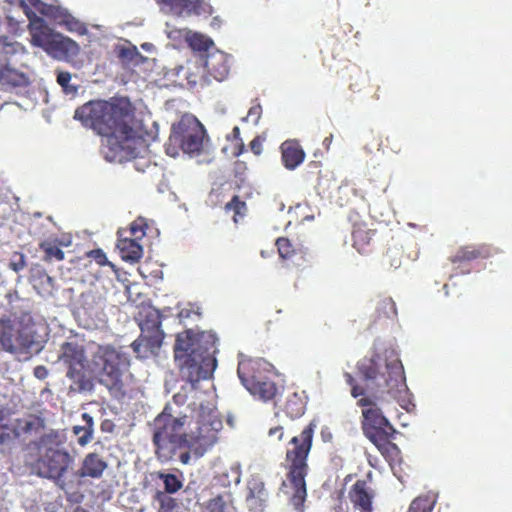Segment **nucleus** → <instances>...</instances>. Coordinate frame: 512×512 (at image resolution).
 Masks as SVG:
<instances>
[{
    "mask_svg": "<svg viewBox=\"0 0 512 512\" xmlns=\"http://www.w3.org/2000/svg\"><path fill=\"white\" fill-rule=\"evenodd\" d=\"M74 118L102 136V154L109 162L130 160L147 149L146 140L129 126L126 104L91 101L78 108Z\"/></svg>",
    "mask_w": 512,
    "mask_h": 512,
    "instance_id": "f257e3e1",
    "label": "nucleus"
},
{
    "mask_svg": "<svg viewBox=\"0 0 512 512\" xmlns=\"http://www.w3.org/2000/svg\"><path fill=\"white\" fill-rule=\"evenodd\" d=\"M216 337L212 332L178 333L174 345V358L182 378L192 385L211 378L217 367L214 357Z\"/></svg>",
    "mask_w": 512,
    "mask_h": 512,
    "instance_id": "f03ea898",
    "label": "nucleus"
},
{
    "mask_svg": "<svg viewBox=\"0 0 512 512\" xmlns=\"http://www.w3.org/2000/svg\"><path fill=\"white\" fill-rule=\"evenodd\" d=\"M128 364L127 356L120 351L109 346L99 347L87 365L72 366L68 369L66 376L71 381L69 391L92 392L94 384L87 373L95 376L99 383L109 390L119 389L122 371Z\"/></svg>",
    "mask_w": 512,
    "mask_h": 512,
    "instance_id": "7ed1b4c3",
    "label": "nucleus"
},
{
    "mask_svg": "<svg viewBox=\"0 0 512 512\" xmlns=\"http://www.w3.org/2000/svg\"><path fill=\"white\" fill-rule=\"evenodd\" d=\"M358 368L368 387L378 388L393 399H400L406 394L403 366L393 350L376 349L371 357L359 362Z\"/></svg>",
    "mask_w": 512,
    "mask_h": 512,
    "instance_id": "20e7f679",
    "label": "nucleus"
},
{
    "mask_svg": "<svg viewBox=\"0 0 512 512\" xmlns=\"http://www.w3.org/2000/svg\"><path fill=\"white\" fill-rule=\"evenodd\" d=\"M313 430L306 427L299 436H294L290 444L292 449L287 451V459L290 461V471L286 480L282 483V492L290 498L291 503L298 509L304 502L307 492L305 476L308 466L306 458L312 445Z\"/></svg>",
    "mask_w": 512,
    "mask_h": 512,
    "instance_id": "39448f33",
    "label": "nucleus"
},
{
    "mask_svg": "<svg viewBox=\"0 0 512 512\" xmlns=\"http://www.w3.org/2000/svg\"><path fill=\"white\" fill-rule=\"evenodd\" d=\"M74 463V456L65 448L63 436L49 433L42 437L39 446V456L34 469L39 477L63 483V477Z\"/></svg>",
    "mask_w": 512,
    "mask_h": 512,
    "instance_id": "423d86ee",
    "label": "nucleus"
},
{
    "mask_svg": "<svg viewBox=\"0 0 512 512\" xmlns=\"http://www.w3.org/2000/svg\"><path fill=\"white\" fill-rule=\"evenodd\" d=\"M187 417H176L168 413V408L158 415L153 423V442L160 461L171 460L176 451L189 444L188 435L183 431Z\"/></svg>",
    "mask_w": 512,
    "mask_h": 512,
    "instance_id": "0eeeda50",
    "label": "nucleus"
},
{
    "mask_svg": "<svg viewBox=\"0 0 512 512\" xmlns=\"http://www.w3.org/2000/svg\"><path fill=\"white\" fill-rule=\"evenodd\" d=\"M0 345L12 354L38 352L41 349L33 325L10 318L0 320Z\"/></svg>",
    "mask_w": 512,
    "mask_h": 512,
    "instance_id": "6e6552de",
    "label": "nucleus"
},
{
    "mask_svg": "<svg viewBox=\"0 0 512 512\" xmlns=\"http://www.w3.org/2000/svg\"><path fill=\"white\" fill-rule=\"evenodd\" d=\"M171 142L179 144L181 150L190 156H198L208 149V139L204 126L199 120L185 114L173 124Z\"/></svg>",
    "mask_w": 512,
    "mask_h": 512,
    "instance_id": "1a4fd4ad",
    "label": "nucleus"
},
{
    "mask_svg": "<svg viewBox=\"0 0 512 512\" xmlns=\"http://www.w3.org/2000/svg\"><path fill=\"white\" fill-rule=\"evenodd\" d=\"M385 402L386 399L382 393L381 395H364L358 401V405L362 407L364 434L374 444L383 440L389 434V431L392 430L381 408Z\"/></svg>",
    "mask_w": 512,
    "mask_h": 512,
    "instance_id": "9d476101",
    "label": "nucleus"
},
{
    "mask_svg": "<svg viewBox=\"0 0 512 512\" xmlns=\"http://www.w3.org/2000/svg\"><path fill=\"white\" fill-rule=\"evenodd\" d=\"M223 428L222 421L215 414L203 416L198 427L189 439L187 447H195L202 455L211 448L218 440V433Z\"/></svg>",
    "mask_w": 512,
    "mask_h": 512,
    "instance_id": "9b49d317",
    "label": "nucleus"
},
{
    "mask_svg": "<svg viewBox=\"0 0 512 512\" xmlns=\"http://www.w3.org/2000/svg\"><path fill=\"white\" fill-rule=\"evenodd\" d=\"M141 336L132 343V348L139 353V348L142 346L143 341L147 340L145 345L146 351L158 349L164 337L163 331L160 329L161 319L159 312L155 309H150L147 312L146 319L140 321Z\"/></svg>",
    "mask_w": 512,
    "mask_h": 512,
    "instance_id": "f8f14e48",
    "label": "nucleus"
},
{
    "mask_svg": "<svg viewBox=\"0 0 512 512\" xmlns=\"http://www.w3.org/2000/svg\"><path fill=\"white\" fill-rule=\"evenodd\" d=\"M250 365L249 361L241 359L238 364L237 374L241 380V383L250 391L251 394L258 396L263 400L272 399L277 391L275 384L271 381H260L255 380L254 377L250 381L245 376V370Z\"/></svg>",
    "mask_w": 512,
    "mask_h": 512,
    "instance_id": "ddd939ff",
    "label": "nucleus"
},
{
    "mask_svg": "<svg viewBox=\"0 0 512 512\" xmlns=\"http://www.w3.org/2000/svg\"><path fill=\"white\" fill-rule=\"evenodd\" d=\"M27 17L31 43L47 52L56 33L48 27L43 18L37 17L34 12H27Z\"/></svg>",
    "mask_w": 512,
    "mask_h": 512,
    "instance_id": "4468645a",
    "label": "nucleus"
},
{
    "mask_svg": "<svg viewBox=\"0 0 512 512\" xmlns=\"http://www.w3.org/2000/svg\"><path fill=\"white\" fill-rule=\"evenodd\" d=\"M161 4V10L177 17H188L192 14H200L203 0H157Z\"/></svg>",
    "mask_w": 512,
    "mask_h": 512,
    "instance_id": "2eb2a0df",
    "label": "nucleus"
},
{
    "mask_svg": "<svg viewBox=\"0 0 512 512\" xmlns=\"http://www.w3.org/2000/svg\"><path fill=\"white\" fill-rule=\"evenodd\" d=\"M118 234L117 249L121 258L132 263L139 261L143 255V247L139 240L126 235V231H118Z\"/></svg>",
    "mask_w": 512,
    "mask_h": 512,
    "instance_id": "dca6fc26",
    "label": "nucleus"
},
{
    "mask_svg": "<svg viewBox=\"0 0 512 512\" xmlns=\"http://www.w3.org/2000/svg\"><path fill=\"white\" fill-rule=\"evenodd\" d=\"M80 51L79 45L72 39L56 33L47 53L54 58L62 59L65 57L76 56Z\"/></svg>",
    "mask_w": 512,
    "mask_h": 512,
    "instance_id": "f3484780",
    "label": "nucleus"
},
{
    "mask_svg": "<svg viewBox=\"0 0 512 512\" xmlns=\"http://www.w3.org/2000/svg\"><path fill=\"white\" fill-rule=\"evenodd\" d=\"M202 61L204 67L217 81H222L228 75L227 55L223 52H208Z\"/></svg>",
    "mask_w": 512,
    "mask_h": 512,
    "instance_id": "a211bd4d",
    "label": "nucleus"
},
{
    "mask_svg": "<svg viewBox=\"0 0 512 512\" xmlns=\"http://www.w3.org/2000/svg\"><path fill=\"white\" fill-rule=\"evenodd\" d=\"M107 462L97 453L87 454L80 469V476L100 478L107 469Z\"/></svg>",
    "mask_w": 512,
    "mask_h": 512,
    "instance_id": "6ab92c4d",
    "label": "nucleus"
},
{
    "mask_svg": "<svg viewBox=\"0 0 512 512\" xmlns=\"http://www.w3.org/2000/svg\"><path fill=\"white\" fill-rule=\"evenodd\" d=\"M281 150L284 165L288 169H295L304 160V151L294 141H285L281 145Z\"/></svg>",
    "mask_w": 512,
    "mask_h": 512,
    "instance_id": "aec40b11",
    "label": "nucleus"
},
{
    "mask_svg": "<svg viewBox=\"0 0 512 512\" xmlns=\"http://www.w3.org/2000/svg\"><path fill=\"white\" fill-rule=\"evenodd\" d=\"M59 359L68 365V369L72 366H81L85 364V356L83 349L73 343H64L61 347Z\"/></svg>",
    "mask_w": 512,
    "mask_h": 512,
    "instance_id": "412c9836",
    "label": "nucleus"
},
{
    "mask_svg": "<svg viewBox=\"0 0 512 512\" xmlns=\"http://www.w3.org/2000/svg\"><path fill=\"white\" fill-rule=\"evenodd\" d=\"M350 500L361 512H369L371 498L366 490L365 482L357 481L349 492Z\"/></svg>",
    "mask_w": 512,
    "mask_h": 512,
    "instance_id": "4be33fe9",
    "label": "nucleus"
},
{
    "mask_svg": "<svg viewBox=\"0 0 512 512\" xmlns=\"http://www.w3.org/2000/svg\"><path fill=\"white\" fill-rule=\"evenodd\" d=\"M83 425H75L72 429L74 435L78 437L77 442L80 446L84 447L89 444L93 439L94 434V420L88 413L82 414Z\"/></svg>",
    "mask_w": 512,
    "mask_h": 512,
    "instance_id": "5701e85b",
    "label": "nucleus"
},
{
    "mask_svg": "<svg viewBox=\"0 0 512 512\" xmlns=\"http://www.w3.org/2000/svg\"><path fill=\"white\" fill-rule=\"evenodd\" d=\"M28 83L27 77L8 66H0V84L11 87H20Z\"/></svg>",
    "mask_w": 512,
    "mask_h": 512,
    "instance_id": "b1692460",
    "label": "nucleus"
},
{
    "mask_svg": "<svg viewBox=\"0 0 512 512\" xmlns=\"http://www.w3.org/2000/svg\"><path fill=\"white\" fill-rule=\"evenodd\" d=\"M50 18L53 19L56 24L66 27V29L71 32L83 34L86 31V29L78 20H76L60 7H57V12L55 15H51Z\"/></svg>",
    "mask_w": 512,
    "mask_h": 512,
    "instance_id": "393cba45",
    "label": "nucleus"
},
{
    "mask_svg": "<svg viewBox=\"0 0 512 512\" xmlns=\"http://www.w3.org/2000/svg\"><path fill=\"white\" fill-rule=\"evenodd\" d=\"M56 81L61 86L66 95L75 96L78 92L79 84L77 76L70 72L56 69Z\"/></svg>",
    "mask_w": 512,
    "mask_h": 512,
    "instance_id": "a878e982",
    "label": "nucleus"
},
{
    "mask_svg": "<svg viewBox=\"0 0 512 512\" xmlns=\"http://www.w3.org/2000/svg\"><path fill=\"white\" fill-rule=\"evenodd\" d=\"M267 493L263 489H259L257 493L250 490L246 498V505L253 512H262L264 510Z\"/></svg>",
    "mask_w": 512,
    "mask_h": 512,
    "instance_id": "bb28decb",
    "label": "nucleus"
},
{
    "mask_svg": "<svg viewBox=\"0 0 512 512\" xmlns=\"http://www.w3.org/2000/svg\"><path fill=\"white\" fill-rule=\"evenodd\" d=\"M188 44L193 50L209 52L210 48H213V41L203 34L191 32L188 36Z\"/></svg>",
    "mask_w": 512,
    "mask_h": 512,
    "instance_id": "cd10ccee",
    "label": "nucleus"
},
{
    "mask_svg": "<svg viewBox=\"0 0 512 512\" xmlns=\"http://www.w3.org/2000/svg\"><path fill=\"white\" fill-rule=\"evenodd\" d=\"M21 4L26 13L29 12L27 10L28 7L35 8L36 11L49 18L51 15H55V13L57 12V6L48 5L46 3H43L41 0H21Z\"/></svg>",
    "mask_w": 512,
    "mask_h": 512,
    "instance_id": "c85d7f7f",
    "label": "nucleus"
},
{
    "mask_svg": "<svg viewBox=\"0 0 512 512\" xmlns=\"http://www.w3.org/2000/svg\"><path fill=\"white\" fill-rule=\"evenodd\" d=\"M158 476L164 483L165 491L169 494L178 492L183 486L182 481L174 474L159 472Z\"/></svg>",
    "mask_w": 512,
    "mask_h": 512,
    "instance_id": "c756f323",
    "label": "nucleus"
},
{
    "mask_svg": "<svg viewBox=\"0 0 512 512\" xmlns=\"http://www.w3.org/2000/svg\"><path fill=\"white\" fill-rule=\"evenodd\" d=\"M146 227L147 223L145 219L140 217L131 224L128 230H126V235H128L131 238L140 240L146 234ZM120 231H125V229H121Z\"/></svg>",
    "mask_w": 512,
    "mask_h": 512,
    "instance_id": "7c9ffc66",
    "label": "nucleus"
},
{
    "mask_svg": "<svg viewBox=\"0 0 512 512\" xmlns=\"http://www.w3.org/2000/svg\"><path fill=\"white\" fill-rule=\"evenodd\" d=\"M434 503L428 497L415 498L407 512H432Z\"/></svg>",
    "mask_w": 512,
    "mask_h": 512,
    "instance_id": "2f4dec72",
    "label": "nucleus"
},
{
    "mask_svg": "<svg viewBox=\"0 0 512 512\" xmlns=\"http://www.w3.org/2000/svg\"><path fill=\"white\" fill-rule=\"evenodd\" d=\"M42 250L45 252L47 259H56L61 261L64 259V252L56 245L50 242H44L41 244Z\"/></svg>",
    "mask_w": 512,
    "mask_h": 512,
    "instance_id": "473e14b6",
    "label": "nucleus"
},
{
    "mask_svg": "<svg viewBox=\"0 0 512 512\" xmlns=\"http://www.w3.org/2000/svg\"><path fill=\"white\" fill-rule=\"evenodd\" d=\"M166 34L169 39L173 41H181L182 39H185L188 41V36H190L191 31H188L186 29L181 28H171L170 24H166Z\"/></svg>",
    "mask_w": 512,
    "mask_h": 512,
    "instance_id": "72a5a7b5",
    "label": "nucleus"
},
{
    "mask_svg": "<svg viewBox=\"0 0 512 512\" xmlns=\"http://www.w3.org/2000/svg\"><path fill=\"white\" fill-rule=\"evenodd\" d=\"M9 267L15 272L22 271L26 267L25 256L21 253H15L10 261Z\"/></svg>",
    "mask_w": 512,
    "mask_h": 512,
    "instance_id": "f704fd0d",
    "label": "nucleus"
},
{
    "mask_svg": "<svg viewBox=\"0 0 512 512\" xmlns=\"http://www.w3.org/2000/svg\"><path fill=\"white\" fill-rule=\"evenodd\" d=\"M226 210H233L235 215H241L242 210L245 209V203L240 201L237 197H234L229 203L225 206ZM234 221L237 222L236 216H234Z\"/></svg>",
    "mask_w": 512,
    "mask_h": 512,
    "instance_id": "c9c22d12",
    "label": "nucleus"
},
{
    "mask_svg": "<svg viewBox=\"0 0 512 512\" xmlns=\"http://www.w3.org/2000/svg\"><path fill=\"white\" fill-rule=\"evenodd\" d=\"M276 245L278 247L279 254L282 258H287L290 256L292 250L288 239L279 238L276 242Z\"/></svg>",
    "mask_w": 512,
    "mask_h": 512,
    "instance_id": "e433bc0d",
    "label": "nucleus"
},
{
    "mask_svg": "<svg viewBox=\"0 0 512 512\" xmlns=\"http://www.w3.org/2000/svg\"><path fill=\"white\" fill-rule=\"evenodd\" d=\"M226 507L225 501L221 496H218L209 501L207 509L209 512H224Z\"/></svg>",
    "mask_w": 512,
    "mask_h": 512,
    "instance_id": "4c0bfd02",
    "label": "nucleus"
},
{
    "mask_svg": "<svg viewBox=\"0 0 512 512\" xmlns=\"http://www.w3.org/2000/svg\"><path fill=\"white\" fill-rule=\"evenodd\" d=\"M261 112L262 109L260 105L253 106L249 109L247 117L244 120L249 121L251 119L254 124H257L261 117Z\"/></svg>",
    "mask_w": 512,
    "mask_h": 512,
    "instance_id": "58836bf2",
    "label": "nucleus"
},
{
    "mask_svg": "<svg viewBox=\"0 0 512 512\" xmlns=\"http://www.w3.org/2000/svg\"><path fill=\"white\" fill-rule=\"evenodd\" d=\"M13 439L12 433L7 426L0 425V445H7Z\"/></svg>",
    "mask_w": 512,
    "mask_h": 512,
    "instance_id": "ea45409f",
    "label": "nucleus"
},
{
    "mask_svg": "<svg viewBox=\"0 0 512 512\" xmlns=\"http://www.w3.org/2000/svg\"><path fill=\"white\" fill-rule=\"evenodd\" d=\"M99 265H110L112 264L107 260L106 255L101 250H93L89 254Z\"/></svg>",
    "mask_w": 512,
    "mask_h": 512,
    "instance_id": "a19ab883",
    "label": "nucleus"
},
{
    "mask_svg": "<svg viewBox=\"0 0 512 512\" xmlns=\"http://www.w3.org/2000/svg\"><path fill=\"white\" fill-rule=\"evenodd\" d=\"M16 46H18V43H10L6 37H0V47L5 54L16 52Z\"/></svg>",
    "mask_w": 512,
    "mask_h": 512,
    "instance_id": "79ce46f5",
    "label": "nucleus"
},
{
    "mask_svg": "<svg viewBox=\"0 0 512 512\" xmlns=\"http://www.w3.org/2000/svg\"><path fill=\"white\" fill-rule=\"evenodd\" d=\"M180 148L179 144H176L175 142H171V136L169 137V142L166 145V153L171 157H176L179 154Z\"/></svg>",
    "mask_w": 512,
    "mask_h": 512,
    "instance_id": "37998d69",
    "label": "nucleus"
},
{
    "mask_svg": "<svg viewBox=\"0 0 512 512\" xmlns=\"http://www.w3.org/2000/svg\"><path fill=\"white\" fill-rule=\"evenodd\" d=\"M48 374V369L45 366L39 365L34 368V376L39 380L46 379Z\"/></svg>",
    "mask_w": 512,
    "mask_h": 512,
    "instance_id": "c03bdc74",
    "label": "nucleus"
},
{
    "mask_svg": "<svg viewBox=\"0 0 512 512\" xmlns=\"http://www.w3.org/2000/svg\"><path fill=\"white\" fill-rule=\"evenodd\" d=\"M146 344H147V340H146V341H143L142 346L139 348V353H137V352L134 350V352L137 354V357H139V358H147V357H149V355H153V354H155V352H156V350H157V349H153V350H152V349H151V350L149 349V350H147V351H146V347H145V345H146Z\"/></svg>",
    "mask_w": 512,
    "mask_h": 512,
    "instance_id": "a18cd8bd",
    "label": "nucleus"
},
{
    "mask_svg": "<svg viewBox=\"0 0 512 512\" xmlns=\"http://www.w3.org/2000/svg\"><path fill=\"white\" fill-rule=\"evenodd\" d=\"M268 434H269L270 437L276 436L278 440H281L282 436H283L282 427L281 426H277V427L271 428L269 430Z\"/></svg>",
    "mask_w": 512,
    "mask_h": 512,
    "instance_id": "49530a36",
    "label": "nucleus"
},
{
    "mask_svg": "<svg viewBox=\"0 0 512 512\" xmlns=\"http://www.w3.org/2000/svg\"><path fill=\"white\" fill-rule=\"evenodd\" d=\"M351 393H352V396H353V397H355V398H356V397H358V396L364 395L363 390H362V389H359V388H358V387H356V386H354V387L352 388Z\"/></svg>",
    "mask_w": 512,
    "mask_h": 512,
    "instance_id": "de8ad7c7",
    "label": "nucleus"
},
{
    "mask_svg": "<svg viewBox=\"0 0 512 512\" xmlns=\"http://www.w3.org/2000/svg\"><path fill=\"white\" fill-rule=\"evenodd\" d=\"M189 460H190V455L188 452H184L180 455V461L183 463V464H188L189 463Z\"/></svg>",
    "mask_w": 512,
    "mask_h": 512,
    "instance_id": "09e8293b",
    "label": "nucleus"
},
{
    "mask_svg": "<svg viewBox=\"0 0 512 512\" xmlns=\"http://www.w3.org/2000/svg\"><path fill=\"white\" fill-rule=\"evenodd\" d=\"M141 47L146 52H151L152 49L154 48L153 44H151V43H144V44L141 45Z\"/></svg>",
    "mask_w": 512,
    "mask_h": 512,
    "instance_id": "8fccbe9b",
    "label": "nucleus"
},
{
    "mask_svg": "<svg viewBox=\"0 0 512 512\" xmlns=\"http://www.w3.org/2000/svg\"><path fill=\"white\" fill-rule=\"evenodd\" d=\"M44 278H45L46 283H47L50 287H53V285H54V280H53V278H52L51 276L47 275V274H45V275H44Z\"/></svg>",
    "mask_w": 512,
    "mask_h": 512,
    "instance_id": "3c124183",
    "label": "nucleus"
},
{
    "mask_svg": "<svg viewBox=\"0 0 512 512\" xmlns=\"http://www.w3.org/2000/svg\"><path fill=\"white\" fill-rule=\"evenodd\" d=\"M187 79H188V82L193 85L197 84V82H198L197 78L191 74L187 75Z\"/></svg>",
    "mask_w": 512,
    "mask_h": 512,
    "instance_id": "603ef678",
    "label": "nucleus"
},
{
    "mask_svg": "<svg viewBox=\"0 0 512 512\" xmlns=\"http://www.w3.org/2000/svg\"><path fill=\"white\" fill-rule=\"evenodd\" d=\"M331 140H332V136L327 137V138L324 139L323 144L326 146V148L329 147V145L331 143Z\"/></svg>",
    "mask_w": 512,
    "mask_h": 512,
    "instance_id": "864d4df0",
    "label": "nucleus"
},
{
    "mask_svg": "<svg viewBox=\"0 0 512 512\" xmlns=\"http://www.w3.org/2000/svg\"><path fill=\"white\" fill-rule=\"evenodd\" d=\"M345 376H346L347 383H349L351 385L353 382V377L350 374H346Z\"/></svg>",
    "mask_w": 512,
    "mask_h": 512,
    "instance_id": "5fc2aeb1",
    "label": "nucleus"
},
{
    "mask_svg": "<svg viewBox=\"0 0 512 512\" xmlns=\"http://www.w3.org/2000/svg\"><path fill=\"white\" fill-rule=\"evenodd\" d=\"M239 132H240V131H239V128H238V127H234V129H233V135H234V137H235V138H236V137H238Z\"/></svg>",
    "mask_w": 512,
    "mask_h": 512,
    "instance_id": "6e6d98bb",
    "label": "nucleus"
},
{
    "mask_svg": "<svg viewBox=\"0 0 512 512\" xmlns=\"http://www.w3.org/2000/svg\"><path fill=\"white\" fill-rule=\"evenodd\" d=\"M347 512L342 506H338L335 508V512Z\"/></svg>",
    "mask_w": 512,
    "mask_h": 512,
    "instance_id": "4d7b16f0",
    "label": "nucleus"
},
{
    "mask_svg": "<svg viewBox=\"0 0 512 512\" xmlns=\"http://www.w3.org/2000/svg\"><path fill=\"white\" fill-rule=\"evenodd\" d=\"M256 148H258V145L255 144V141L252 142V149L254 150L255 153H259L258 150H256Z\"/></svg>",
    "mask_w": 512,
    "mask_h": 512,
    "instance_id": "13d9d810",
    "label": "nucleus"
},
{
    "mask_svg": "<svg viewBox=\"0 0 512 512\" xmlns=\"http://www.w3.org/2000/svg\"><path fill=\"white\" fill-rule=\"evenodd\" d=\"M256 148H258V145L255 144V141L252 142V149L254 150L255 153H259L258 150H256Z\"/></svg>",
    "mask_w": 512,
    "mask_h": 512,
    "instance_id": "bf43d9fd",
    "label": "nucleus"
},
{
    "mask_svg": "<svg viewBox=\"0 0 512 512\" xmlns=\"http://www.w3.org/2000/svg\"><path fill=\"white\" fill-rule=\"evenodd\" d=\"M183 70H184V68H183V67H179V71L177 72V74H179V73H180V71H183Z\"/></svg>",
    "mask_w": 512,
    "mask_h": 512,
    "instance_id": "052dcab7",
    "label": "nucleus"
}]
</instances>
